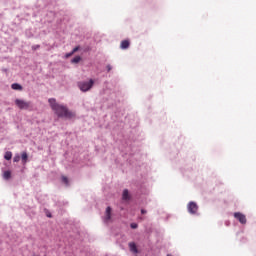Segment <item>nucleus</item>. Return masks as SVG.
<instances>
[{
	"label": "nucleus",
	"instance_id": "1",
	"mask_svg": "<svg viewBox=\"0 0 256 256\" xmlns=\"http://www.w3.org/2000/svg\"><path fill=\"white\" fill-rule=\"evenodd\" d=\"M48 103L54 111V113L57 115V117H64L65 119H73L75 117V113L72 111H69V108L63 104L57 103V100L55 98H50L48 100Z\"/></svg>",
	"mask_w": 256,
	"mask_h": 256
},
{
	"label": "nucleus",
	"instance_id": "2",
	"mask_svg": "<svg viewBox=\"0 0 256 256\" xmlns=\"http://www.w3.org/2000/svg\"><path fill=\"white\" fill-rule=\"evenodd\" d=\"M93 85H95V80L90 79L89 81H80L77 83V87L82 91V93H87V91H91L93 89Z\"/></svg>",
	"mask_w": 256,
	"mask_h": 256
},
{
	"label": "nucleus",
	"instance_id": "3",
	"mask_svg": "<svg viewBox=\"0 0 256 256\" xmlns=\"http://www.w3.org/2000/svg\"><path fill=\"white\" fill-rule=\"evenodd\" d=\"M15 105H17L20 109L27 110L29 107H31V102H27L25 100L16 99Z\"/></svg>",
	"mask_w": 256,
	"mask_h": 256
},
{
	"label": "nucleus",
	"instance_id": "4",
	"mask_svg": "<svg viewBox=\"0 0 256 256\" xmlns=\"http://www.w3.org/2000/svg\"><path fill=\"white\" fill-rule=\"evenodd\" d=\"M187 209L190 215H197V211H199V206H197V203L195 202H189Z\"/></svg>",
	"mask_w": 256,
	"mask_h": 256
},
{
	"label": "nucleus",
	"instance_id": "5",
	"mask_svg": "<svg viewBox=\"0 0 256 256\" xmlns=\"http://www.w3.org/2000/svg\"><path fill=\"white\" fill-rule=\"evenodd\" d=\"M234 217L239 221V223H241V225H245L247 223V217L241 212H235Z\"/></svg>",
	"mask_w": 256,
	"mask_h": 256
},
{
	"label": "nucleus",
	"instance_id": "6",
	"mask_svg": "<svg viewBox=\"0 0 256 256\" xmlns=\"http://www.w3.org/2000/svg\"><path fill=\"white\" fill-rule=\"evenodd\" d=\"M111 206H108L105 211L104 222L109 223L111 221Z\"/></svg>",
	"mask_w": 256,
	"mask_h": 256
},
{
	"label": "nucleus",
	"instance_id": "7",
	"mask_svg": "<svg viewBox=\"0 0 256 256\" xmlns=\"http://www.w3.org/2000/svg\"><path fill=\"white\" fill-rule=\"evenodd\" d=\"M129 249L132 253H139V250H137V244H135V242H130L129 244Z\"/></svg>",
	"mask_w": 256,
	"mask_h": 256
},
{
	"label": "nucleus",
	"instance_id": "8",
	"mask_svg": "<svg viewBox=\"0 0 256 256\" xmlns=\"http://www.w3.org/2000/svg\"><path fill=\"white\" fill-rule=\"evenodd\" d=\"M122 199H123V201H129V199H131V196H129V190L128 189L123 190Z\"/></svg>",
	"mask_w": 256,
	"mask_h": 256
},
{
	"label": "nucleus",
	"instance_id": "9",
	"mask_svg": "<svg viewBox=\"0 0 256 256\" xmlns=\"http://www.w3.org/2000/svg\"><path fill=\"white\" fill-rule=\"evenodd\" d=\"M2 177L5 181H9V179H11V171L10 170L4 171Z\"/></svg>",
	"mask_w": 256,
	"mask_h": 256
},
{
	"label": "nucleus",
	"instance_id": "10",
	"mask_svg": "<svg viewBox=\"0 0 256 256\" xmlns=\"http://www.w3.org/2000/svg\"><path fill=\"white\" fill-rule=\"evenodd\" d=\"M11 88L14 90V91H21L23 89V86H21V84L19 83H13L11 85Z\"/></svg>",
	"mask_w": 256,
	"mask_h": 256
},
{
	"label": "nucleus",
	"instance_id": "11",
	"mask_svg": "<svg viewBox=\"0 0 256 256\" xmlns=\"http://www.w3.org/2000/svg\"><path fill=\"white\" fill-rule=\"evenodd\" d=\"M129 45H130V43H129L128 40H123V41L121 42L120 47H121V49H129Z\"/></svg>",
	"mask_w": 256,
	"mask_h": 256
},
{
	"label": "nucleus",
	"instance_id": "12",
	"mask_svg": "<svg viewBox=\"0 0 256 256\" xmlns=\"http://www.w3.org/2000/svg\"><path fill=\"white\" fill-rule=\"evenodd\" d=\"M12 157H13V153L11 151L5 152L4 159H6V161H11Z\"/></svg>",
	"mask_w": 256,
	"mask_h": 256
},
{
	"label": "nucleus",
	"instance_id": "13",
	"mask_svg": "<svg viewBox=\"0 0 256 256\" xmlns=\"http://www.w3.org/2000/svg\"><path fill=\"white\" fill-rule=\"evenodd\" d=\"M21 159H22V163L25 165V163H27V159H29L27 152L22 153Z\"/></svg>",
	"mask_w": 256,
	"mask_h": 256
},
{
	"label": "nucleus",
	"instance_id": "14",
	"mask_svg": "<svg viewBox=\"0 0 256 256\" xmlns=\"http://www.w3.org/2000/svg\"><path fill=\"white\" fill-rule=\"evenodd\" d=\"M14 163H19L21 161V156L19 154H16L13 158Z\"/></svg>",
	"mask_w": 256,
	"mask_h": 256
},
{
	"label": "nucleus",
	"instance_id": "15",
	"mask_svg": "<svg viewBox=\"0 0 256 256\" xmlns=\"http://www.w3.org/2000/svg\"><path fill=\"white\" fill-rule=\"evenodd\" d=\"M81 61V56H76L71 60V63H79Z\"/></svg>",
	"mask_w": 256,
	"mask_h": 256
},
{
	"label": "nucleus",
	"instance_id": "16",
	"mask_svg": "<svg viewBox=\"0 0 256 256\" xmlns=\"http://www.w3.org/2000/svg\"><path fill=\"white\" fill-rule=\"evenodd\" d=\"M62 182H64L66 185H69V178L62 176Z\"/></svg>",
	"mask_w": 256,
	"mask_h": 256
},
{
	"label": "nucleus",
	"instance_id": "17",
	"mask_svg": "<svg viewBox=\"0 0 256 256\" xmlns=\"http://www.w3.org/2000/svg\"><path fill=\"white\" fill-rule=\"evenodd\" d=\"M40 45L39 44H37V45H33L32 46V51H37V49H40Z\"/></svg>",
	"mask_w": 256,
	"mask_h": 256
},
{
	"label": "nucleus",
	"instance_id": "18",
	"mask_svg": "<svg viewBox=\"0 0 256 256\" xmlns=\"http://www.w3.org/2000/svg\"><path fill=\"white\" fill-rule=\"evenodd\" d=\"M80 47L76 46L75 48H73L72 53L75 55V53H77V51H79Z\"/></svg>",
	"mask_w": 256,
	"mask_h": 256
},
{
	"label": "nucleus",
	"instance_id": "19",
	"mask_svg": "<svg viewBox=\"0 0 256 256\" xmlns=\"http://www.w3.org/2000/svg\"><path fill=\"white\" fill-rule=\"evenodd\" d=\"M131 229H137V227H139V225H137V223H132L130 225Z\"/></svg>",
	"mask_w": 256,
	"mask_h": 256
},
{
	"label": "nucleus",
	"instance_id": "20",
	"mask_svg": "<svg viewBox=\"0 0 256 256\" xmlns=\"http://www.w3.org/2000/svg\"><path fill=\"white\" fill-rule=\"evenodd\" d=\"M74 54H73V52L71 51L70 53H66L65 54V57H66V59H69V57H71V56H73Z\"/></svg>",
	"mask_w": 256,
	"mask_h": 256
},
{
	"label": "nucleus",
	"instance_id": "21",
	"mask_svg": "<svg viewBox=\"0 0 256 256\" xmlns=\"http://www.w3.org/2000/svg\"><path fill=\"white\" fill-rule=\"evenodd\" d=\"M106 69H107L108 72L111 71V69H112L111 65L108 64V65L106 66Z\"/></svg>",
	"mask_w": 256,
	"mask_h": 256
},
{
	"label": "nucleus",
	"instance_id": "22",
	"mask_svg": "<svg viewBox=\"0 0 256 256\" xmlns=\"http://www.w3.org/2000/svg\"><path fill=\"white\" fill-rule=\"evenodd\" d=\"M141 213H142V215H145V213H147V210L142 209V210H141Z\"/></svg>",
	"mask_w": 256,
	"mask_h": 256
},
{
	"label": "nucleus",
	"instance_id": "23",
	"mask_svg": "<svg viewBox=\"0 0 256 256\" xmlns=\"http://www.w3.org/2000/svg\"><path fill=\"white\" fill-rule=\"evenodd\" d=\"M47 217H51V215H50V214H48V215H47Z\"/></svg>",
	"mask_w": 256,
	"mask_h": 256
}]
</instances>
